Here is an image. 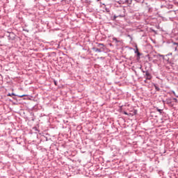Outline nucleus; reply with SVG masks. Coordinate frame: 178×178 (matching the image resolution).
Segmentation results:
<instances>
[{"mask_svg": "<svg viewBox=\"0 0 178 178\" xmlns=\"http://www.w3.org/2000/svg\"><path fill=\"white\" fill-rule=\"evenodd\" d=\"M147 76V80H151V74L148 73V72H146Z\"/></svg>", "mask_w": 178, "mask_h": 178, "instance_id": "f257e3e1", "label": "nucleus"}, {"mask_svg": "<svg viewBox=\"0 0 178 178\" xmlns=\"http://www.w3.org/2000/svg\"><path fill=\"white\" fill-rule=\"evenodd\" d=\"M93 49H94V51H95V52H102L101 49L93 48Z\"/></svg>", "mask_w": 178, "mask_h": 178, "instance_id": "f03ea898", "label": "nucleus"}, {"mask_svg": "<svg viewBox=\"0 0 178 178\" xmlns=\"http://www.w3.org/2000/svg\"><path fill=\"white\" fill-rule=\"evenodd\" d=\"M113 40L115 41V42H119V40H118V38H113Z\"/></svg>", "mask_w": 178, "mask_h": 178, "instance_id": "7ed1b4c3", "label": "nucleus"}, {"mask_svg": "<svg viewBox=\"0 0 178 178\" xmlns=\"http://www.w3.org/2000/svg\"><path fill=\"white\" fill-rule=\"evenodd\" d=\"M157 111H158V112H159L160 113H162V109L157 108Z\"/></svg>", "mask_w": 178, "mask_h": 178, "instance_id": "20e7f679", "label": "nucleus"}, {"mask_svg": "<svg viewBox=\"0 0 178 178\" xmlns=\"http://www.w3.org/2000/svg\"><path fill=\"white\" fill-rule=\"evenodd\" d=\"M136 53L138 54V55H140V52H138V49H136V51H135Z\"/></svg>", "mask_w": 178, "mask_h": 178, "instance_id": "39448f33", "label": "nucleus"}, {"mask_svg": "<svg viewBox=\"0 0 178 178\" xmlns=\"http://www.w3.org/2000/svg\"><path fill=\"white\" fill-rule=\"evenodd\" d=\"M23 97H26V95H19V98H23Z\"/></svg>", "mask_w": 178, "mask_h": 178, "instance_id": "423d86ee", "label": "nucleus"}, {"mask_svg": "<svg viewBox=\"0 0 178 178\" xmlns=\"http://www.w3.org/2000/svg\"><path fill=\"white\" fill-rule=\"evenodd\" d=\"M156 90H157L158 91H159V88H156Z\"/></svg>", "mask_w": 178, "mask_h": 178, "instance_id": "0eeeda50", "label": "nucleus"}, {"mask_svg": "<svg viewBox=\"0 0 178 178\" xmlns=\"http://www.w3.org/2000/svg\"><path fill=\"white\" fill-rule=\"evenodd\" d=\"M124 115H127V112H124Z\"/></svg>", "mask_w": 178, "mask_h": 178, "instance_id": "6e6552de", "label": "nucleus"}, {"mask_svg": "<svg viewBox=\"0 0 178 178\" xmlns=\"http://www.w3.org/2000/svg\"><path fill=\"white\" fill-rule=\"evenodd\" d=\"M54 84L56 86V81L54 82Z\"/></svg>", "mask_w": 178, "mask_h": 178, "instance_id": "1a4fd4ad", "label": "nucleus"}, {"mask_svg": "<svg viewBox=\"0 0 178 178\" xmlns=\"http://www.w3.org/2000/svg\"><path fill=\"white\" fill-rule=\"evenodd\" d=\"M161 56L163 57V55H161Z\"/></svg>", "mask_w": 178, "mask_h": 178, "instance_id": "9d476101", "label": "nucleus"}]
</instances>
